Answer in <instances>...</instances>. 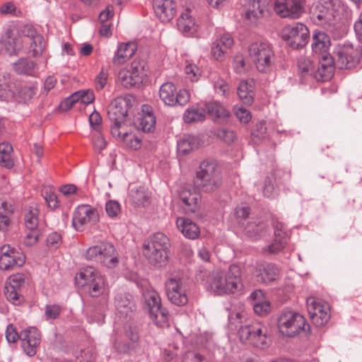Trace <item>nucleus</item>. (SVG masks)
Masks as SVG:
<instances>
[{"label":"nucleus","mask_w":362,"mask_h":362,"mask_svg":"<svg viewBox=\"0 0 362 362\" xmlns=\"http://www.w3.org/2000/svg\"><path fill=\"white\" fill-rule=\"evenodd\" d=\"M38 209L35 206H30L26 209L25 214V227L30 230L37 229L38 225Z\"/></svg>","instance_id":"48"},{"label":"nucleus","mask_w":362,"mask_h":362,"mask_svg":"<svg viewBox=\"0 0 362 362\" xmlns=\"http://www.w3.org/2000/svg\"><path fill=\"white\" fill-rule=\"evenodd\" d=\"M194 186L205 192H212L218 189L222 179L217 163L214 160L202 161L194 180Z\"/></svg>","instance_id":"5"},{"label":"nucleus","mask_w":362,"mask_h":362,"mask_svg":"<svg viewBox=\"0 0 362 362\" xmlns=\"http://www.w3.org/2000/svg\"><path fill=\"white\" fill-rule=\"evenodd\" d=\"M275 54L274 52L264 56L262 59L255 62V65L258 71L262 73H270L275 68Z\"/></svg>","instance_id":"45"},{"label":"nucleus","mask_w":362,"mask_h":362,"mask_svg":"<svg viewBox=\"0 0 362 362\" xmlns=\"http://www.w3.org/2000/svg\"><path fill=\"white\" fill-rule=\"evenodd\" d=\"M279 276L278 268L272 264L260 266L257 274V280L264 284H269L276 280Z\"/></svg>","instance_id":"36"},{"label":"nucleus","mask_w":362,"mask_h":362,"mask_svg":"<svg viewBox=\"0 0 362 362\" xmlns=\"http://www.w3.org/2000/svg\"><path fill=\"white\" fill-rule=\"evenodd\" d=\"M199 145L198 139L192 135H184L177 144V151L182 154H187Z\"/></svg>","instance_id":"43"},{"label":"nucleus","mask_w":362,"mask_h":362,"mask_svg":"<svg viewBox=\"0 0 362 362\" xmlns=\"http://www.w3.org/2000/svg\"><path fill=\"white\" fill-rule=\"evenodd\" d=\"M307 310L313 323L317 327L325 325L330 319L329 304L315 297L306 300Z\"/></svg>","instance_id":"14"},{"label":"nucleus","mask_w":362,"mask_h":362,"mask_svg":"<svg viewBox=\"0 0 362 362\" xmlns=\"http://www.w3.org/2000/svg\"><path fill=\"white\" fill-rule=\"evenodd\" d=\"M14 71L22 75L34 76L37 69V65L28 58H21L13 64Z\"/></svg>","instance_id":"38"},{"label":"nucleus","mask_w":362,"mask_h":362,"mask_svg":"<svg viewBox=\"0 0 362 362\" xmlns=\"http://www.w3.org/2000/svg\"><path fill=\"white\" fill-rule=\"evenodd\" d=\"M2 45L10 56L16 55L22 48V41L19 37L13 36V31L10 28H7L2 36Z\"/></svg>","instance_id":"31"},{"label":"nucleus","mask_w":362,"mask_h":362,"mask_svg":"<svg viewBox=\"0 0 362 362\" xmlns=\"http://www.w3.org/2000/svg\"><path fill=\"white\" fill-rule=\"evenodd\" d=\"M243 229L245 235L252 240L265 237L270 230L269 226L258 218L247 221Z\"/></svg>","instance_id":"25"},{"label":"nucleus","mask_w":362,"mask_h":362,"mask_svg":"<svg viewBox=\"0 0 362 362\" xmlns=\"http://www.w3.org/2000/svg\"><path fill=\"white\" fill-rule=\"evenodd\" d=\"M126 122H113L111 127V134L113 137L119 139L123 141L128 142V137L132 136L126 129Z\"/></svg>","instance_id":"52"},{"label":"nucleus","mask_w":362,"mask_h":362,"mask_svg":"<svg viewBox=\"0 0 362 362\" xmlns=\"http://www.w3.org/2000/svg\"><path fill=\"white\" fill-rule=\"evenodd\" d=\"M206 112L213 119H226L230 116V112L217 101H212L204 105Z\"/></svg>","instance_id":"42"},{"label":"nucleus","mask_w":362,"mask_h":362,"mask_svg":"<svg viewBox=\"0 0 362 362\" xmlns=\"http://www.w3.org/2000/svg\"><path fill=\"white\" fill-rule=\"evenodd\" d=\"M180 198L186 214L196 212L201 206V195L195 191L182 190L180 194Z\"/></svg>","instance_id":"26"},{"label":"nucleus","mask_w":362,"mask_h":362,"mask_svg":"<svg viewBox=\"0 0 362 362\" xmlns=\"http://www.w3.org/2000/svg\"><path fill=\"white\" fill-rule=\"evenodd\" d=\"M117 81L120 84L126 88H131L136 86L139 83L136 81L127 69H122L118 74Z\"/></svg>","instance_id":"50"},{"label":"nucleus","mask_w":362,"mask_h":362,"mask_svg":"<svg viewBox=\"0 0 362 362\" xmlns=\"http://www.w3.org/2000/svg\"><path fill=\"white\" fill-rule=\"evenodd\" d=\"M241 269L238 264L230 265L227 271H213L209 274L206 288L218 296L235 293L242 290Z\"/></svg>","instance_id":"1"},{"label":"nucleus","mask_w":362,"mask_h":362,"mask_svg":"<svg viewBox=\"0 0 362 362\" xmlns=\"http://www.w3.org/2000/svg\"><path fill=\"white\" fill-rule=\"evenodd\" d=\"M334 66L339 69H351L355 67L362 57L361 46L347 41L338 44L334 51Z\"/></svg>","instance_id":"9"},{"label":"nucleus","mask_w":362,"mask_h":362,"mask_svg":"<svg viewBox=\"0 0 362 362\" xmlns=\"http://www.w3.org/2000/svg\"><path fill=\"white\" fill-rule=\"evenodd\" d=\"M75 280L78 286H87L90 295L93 298L98 297L104 293V277L98 274L93 267L81 269L76 274Z\"/></svg>","instance_id":"11"},{"label":"nucleus","mask_w":362,"mask_h":362,"mask_svg":"<svg viewBox=\"0 0 362 362\" xmlns=\"http://www.w3.org/2000/svg\"><path fill=\"white\" fill-rule=\"evenodd\" d=\"M211 79L214 84L215 91L221 95H227L229 91V85L217 74L211 75Z\"/></svg>","instance_id":"53"},{"label":"nucleus","mask_w":362,"mask_h":362,"mask_svg":"<svg viewBox=\"0 0 362 362\" xmlns=\"http://www.w3.org/2000/svg\"><path fill=\"white\" fill-rule=\"evenodd\" d=\"M156 117L152 112V108L148 105H143L141 112L138 113L132 121L135 128L144 132H151L155 129Z\"/></svg>","instance_id":"21"},{"label":"nucleus","mask_w":362,"mask_h":362,"mask_svg":"<svg viewBox=\"0 0 362 362\" xmlns=\"http://www.w3.org/2000/svg\"><path fill=\"white\" fill-rule=\"evenodd\" d=\"M250 215V208L247 206H238L230 214V218L241 228L246 225L245 222Z\"/></svg>","instance_id":"44"},{"label":"nucleus","mask_w":362,"mask_h":362,"mask_svg":"<svg viewBox=\"0 0 362 362\" xmlns=\"http://www.w3.org/2000/svg\"><path fill=\"white\" fill-rule=\"evenodd\" d=\"M25 281L24 275L21 273H17L11 275L6 281V286L12 288H19Z\"/></svg>","instance_id":"63"},{"label":"nucleus","mask_w":362,"mask_h":362,"mask_svg":"<svg viewBox=\"0 0 362 362\" xmlns=\"http://www.w3.org/2000/svg\"><path fill=\"white\" fill-rule=\"evenodd\" d=\"M109 77V69L107 67H102L100 73L95 78V86L98 90H103Z\"/></svg>","instance_id":"58"},{"label":"nucleus","mask_w":362,"mask_h":362,"mask_svg":"<svg viewBox=\"0 0 362 362\" xmlns=\"http://www.w3.org/2000/svg\"><path fill=\"white\" fill-rule=\"evenodd\" d=\"M129 196L132 204L136 207H145L150 203L151 194L145 187H132Z\"/></svg>","instance_id":"29"},{"label":"nucleus","mask_w":362,"mask_h":362,"mask_svg":"<svg viewBox=\"0 0 362 362\" xmlns=\"http://www.w3.org/2000/svg\"><path fill=\"white\" fill-rule=\"evenodd\" d=\"M21 346L25 353L33 356L37 352V348L40 343V334L35 327H29L20 333Z\"/></svg>","instance_id":"20"},{"label":"nucleus","mask_w":362,"mask_h":362,"mask_svg":"<svg viewBox=\"0 0 362 362\" xmlns=\"http://www.w3.org/2000/svg\"><path fill=\"white\" fill-rule=\"evenodd\" d=\"M274 241L268 245V251L270 253H276L284 248L287 244L288 235L285 225L276 221L273 223Z\"/></svg>","instance_id":"24"},{"label":"nucleus","mask_w":362,"mask_h":362,"mask_svg":"<svg viewBox=\"0 0 362 362\" xmlns=\"http://www.w3.org/2000/svg\"><path fill=\"white\" fill-rule=\"evenodd\" d=\"M159 97L164 104L168 106H175L176 105L183 106L190 99V95L187 90L181 89L177 92L175 85L171 82H166L161 85L159 90Z\"/></svg>","instance_id":"15"},{"label":"nucleus","mask_w":362,"mask_h":362,"mask_svg":"<svg viewBox=\"0 0 362 362\" xmlns=\"http://www.w3.org/2000/svg\"><path fill=\"white\" fill-rule=\"evenodd\" d=\"M273 51L272 45L267 42H255L249 47L250 57L254 63Z\"/></svg>","instance_id":"37"},{"label":"nucleus","mask_w":362,"mask_h":362,"mask_svg":"<svg viewBox=\"0 0 362 362\" xmlns=\"http://www.w3.org/2000/svg\"><path fill=\"white\" fill-rule=\"evenodd\" d=\"M14 211V206L9 202L0 199V230L6 231L10 226V216Z\"/></svg>","instance_id":"40"},{"label":"nucleus","mask_w":362,"mask_h":362,"mask_svg":"<svg viewBox=\"0 0 362 362\" xmlns=\"http://www.w3.org/2000/svg\"><path fill=\"white\" fill-rule=\"evenodd\" d=\"M0 12L2 14L11 15L12 16H19L21 13L18 8L15 6V4L12 2H7L4 4H2L0 7Z\"/></svg>","instance_id":"64"},{"label":"nucleus","mask_w":362,"mask_h":362,"mask_svg":"<svg viewBox=\"0 0 362 362\" xmlns=\"http://www.w3.org/2000/svg\"><path fill=\"white\" fill-rule=\"evenodd\" d=\"M132 76L136 78L139 83L142 82L144 75V66L139 62H133L130 68L127 69Z\"/></svg>","instance_id":"57"},{"label":"nucleus","mask_w":362,"mask_h":362,"mask_svg":"<svg viewBox=\"0 0 362 362\" xmlns=\"http://www.w3.org/2000/svg\"><path fill=\"white\" fill-rule=\"evenodd\" d=\"M86 257L88 260L100 263L108 268H115L119 263L114 245L105 241L88 247Z\"/></svg>","instance_id":"10"},{"label":"nucleus","mask_w":362,"mask_h":362,"mask_svg":"<svg viewBox=\"0 0 362 362\" xmlns=\"http://www.w3.org/2000/svg\"><path fill=\"white\" fill-rule=\"evenodd\" d=\"M176 225L178 230L182 235L191 240H195L200 235V230L198 226L187 218L180 217L176 220Z\"/></svg>","instance_id":"30"},{"label":"nucleus","mask_w":362,"mask_h":362,"mask_svg":"<svg viewBox=\"0 0 362 362\" xmlns=\"http://www.w3.org/2000/svg\"><path fill=\"white\" fill-rule=\"evenodd\" d=\"M303 0H274V10L281 18L296 19L304 11Z\"/></svg>","instance_id":"17"},{"label":"nucleus","mask_w":362,"mask_h":362,"mask_svg":"<svg viewBox=\"0 0 362 362\" xmlns=\"http://www.w3.org/2000/svg\"><path fill=\"white\" fill-rule=\"evenodd\" d=\"M238 335L242 343L260 349H267L271 343L267 325L258 321L241 326L238 329Z\"/></svg>","instance_id":"6"},{"label":"nucleus","mask_w":362,"mask_h":362,"mask_svg":"<svg viewBox=\"0 0 362 362\" xmlns=\"http://www.w3.org/2000/svg\"><path fill=\"white\" fill-rule=\"evenodd\" d=\"M197 26L189 9L181 13L177 21L178 30L185 36L193 35L197 30Z\"/></svg>","instance_id":"28"},{"label":"nucleus","mask_w":362,"mask_h":362,"mask_svg":"<svg viewBox=\"0 0 362 362\" xmlns=\"http://www.w3.org/2000/svg\"><path fill=\"white\" fill-rule=\"evenodd\" d=\"M61 307L57 304L47 305L45 308V315L48 320H55L61 313Z\"/></svg>","instance_id":"62"},{"label":"nucleus","mask_w":362,"mask_h":362,"mask_svg":"<svg viewBox=\"0 0 362 362\" xmlns=\"http://www.w3.org/2000/svg\"><path fill=\"white\" fill-rule=\"evenodd\" d=\"M233 45V39L229 33H225L217 40L211 47V53L216 60L222 61L227 49Z\"/></svg>","instance_id":"32"},{"label":"nucleus","mask_w":362,"mask_h":362,"mask_svg":"<svg viewBox=\"0 0 362 362\" xmlns=\"http://www.w3.org/2000/svg\"><path fill=\"white\" fill-rule=\"evenodd\" d=\"M136 46L134 43H121L118 45L112 62L115 64H121L129 60L135 54Z\"/></svg>","instance_id":"34"},{"label":"nucleus","mask_w":362,"mask_h":362,"mask_svg":"<svg viewBox=\"0 0 362 362\" xmlns=\"http://www.w3.org/2000/svg\"><path fill=\"white\" fill-rule=\"evenodd\" d=\"M346 10L341 0H320L313 9L312 18L315 24L334 32L341 27Z\"/></svg>","instance_id":"2"},{"label":"nucleus","mask_w":362,"mask_h":362,"mask_svg":"<svg viewBox=\"0 0 362 362\" xmlns=\"http://www.w3.org/2000/svg\"><path fill=\"white\" fill-rule=\"evenodd\" d=\"M129 101L123 98L114 99L107 109V115L112 122H126Z\"/></svg>","instance_id":"22"},{"label":"nucleus","mask_w":362,"mask_h":362,"mask_svg":"<svg viewBox=\"0 0 362 362\" xmlns=\"http://www.w3.org/2000/svg\"><path fill=\"white\" fill-rule=\"evenodd\" d=\"M185 73L191 81H197L202 75V70L196 64L187 60L185 62Z\"/></svg>","instance_id":"54"},{"label":"nucleus","mask_w":362,"mask_h":362,"mask_svg":"<svg viewBox=\"0 0 362 362\" xmlns=\"http://www.w3.org/2000/svg\"><path fill=\"white\" fill-rule=\"evenodd\" d=\"M28 43L30 44L28 48L29 53L34 57L40 56L45 48V40L40 34L29 40Z\"/></svg>","instance_id":"46"},{"label":"nucleus","mask_w":362,"mask_h":362,"mask_svg":"<svg viewBox=\"0 0 362 362\" xmlns=\"http://www.w3.org/2000/svg\"><path fill=\"white\" fill-rule=\"evenodd\" d=\"M254 86L253 80L249 79L241 81L238 86V95L245 105H250L254 101Z\"/></svg>","instance_id":"33"},{"label":"nucleus","mask_w":362,"mask_h":362,"mask_svg":"<svg viewBox=\"0 0 362 362\" xmlns=\"http://www.w3.org/2000/svg\"><path fill=\"white\" fill-rule=\"evenodd\" d=\"M25 262V255L19 251L5 245L1 247L0 269L9 270L22 267Z\"/></svg>","instance_id":"19"},{"label":"nucleus","mask_w":362,"mask_h":362,"mask_svg":"<svg viewBox=\"0 0 362 362\" xmlns=\"http://www.w3.org/2000/svg\"><path fill=\"white\" fill-rule=\"evenodd\" d=\"M250 298L253 300V309L256 314L264 315L270 311V303L264 299L263 292L261 290H255L250 294Z\"/></svg>","instance_id":"35"},{"label":"nucleus","mask_w":362,"mask_h":362,"mask_svg":"<svg viewBox=\"0 0 362 362\" xmlns=\"http://www.w3.org/2000/svg\"><path fill=\"white\" fill-rule=\"evenodd\" d=\"M99 221V215L95 209L89 205L78 206L74 213L72 225L78 231H82L88 223L95 224Z\"/></svg>","instance_id":"18"},{"label":"nucleus","mask_w":362,"mask_h":362,"mask_svg":"<svg viewBox=\"0 0 362 362\" xmlns=\"http://www.w3.org/2000/svg\"><path fill=\"white\" fill-rule=\"evenodd\" d=\"M298 71L301 77H305L309 75H314L315 78V72L317 71L314 70L313 62L305 57H300L298 62Z\"/></svg>","instance_id":"51"},{"label":"nucleus","mask_w":362,"mask_h":362,"mask_svg":"<svg viewBox=\"0 0 362 362\" xmlns=\"http://www.w3.org/2000/svg\"><path fill=\"white\" fill-rule=\"evenodd\" d=\"M216 136L228 144H232L235 138V134L233 130L226 128L217 129L215 132Z\"/></svg>","instance_id":"56"},{"label":"nucleus","mask_w":362,"mask_h":362,"mask_svg":"<svg viewBox=\"0 0 362 362\" xmlns=\"http://www.w3.org/2000/svg\"><path fill=\"white\" fill-rule=\"evenodd\" d=\"M105 211L109 217L116 218L121 211L120 204L115 200H109L105 204Z\"/></svg>","instance_id":"60"},{"label":"nucleus","mask_w":362,"mask_h":362,"mask_svg":"<svg viewBox=\"0 0 362 362\" xmlns=\"http://www.w3.org/2000/svg\"><path fill=\"white\" fill-rule=\"evenodd\" d=\"M170 242L163 233H156L144 241L142 252L151 264L162 267L167 264Z\"/></svg>","instance_id":"4"},{"label":"nucleus","mask_w":362,"mask_h":362,"mask_svg":"<svg viewBox=\"0 0 362 362\" xmlns=\"http://www.w3.org/2000/svg\"><path fill=\"white\" fill-rule=\"evenodd\" d=\"M330 46L329 37L324 32H315L313 36L312 49L318 55L319 64L315 72V79L325 81L334 75V59L327 54Z\"/></svg>","instance_id":"3"},{"label":"nucleus","mask_w":362,"mask_h":362,"mask_svg":"<svg viewBox=\"0 0 362 362\" xmlns=\"http://www.w3.org/2000/svg\"><path fill=\"white\" fill-rule=\"evenodd\" d=\"M153 8L161 22L168 23L175 16L177 6L174 0H153Z\"/></svg>","instance_id":"23"},{"label":"nucleus","mask_w":362,"mask_h":362,"mask_svg":"<svg viewBox=\"0 0 362 362\" xmlns=\"http://www.w3.org/2000/svg\"><path fill=\"white\" fill-rule=\"evenodd\" d=\"M277 327L279 332L283 336L294 337L302 332H305L309 328V325L300 313L291 310H284L281 311L277 318Z\"/></svg>","instance_id":"8"},{"label":"nucleus","mask_w":362,"mask_h":362,"mask_svg":"<svg viewBox=\"0 0 362 362\" xmlns=\"http://www.w3.org/2000/svg\"><path fill=\"white\" fill-rule=\"evenodd\" d=\"M124 334L133 344L137 343L139 340V329L134 323H129L124 327Z\"/></svg>","instance_id":"59"},{"label":"nucleus","mask_w":362,"mask_h":362,"mask_svg":"<svg viewBox=\"0 0 362 362\" xmlns=\"http://www.w3.org/2000/svg\"><path fill=\"white\" fill-rule=\"evenodd\" d=\"M252 6V8L248 9L245 15V18L252 24L255 23L258 18L265 16L269 13L267 6L264 4H262L259 0H254Z\"/></svg>","instance_id":"41"},{"label":"nucleus","mask_w":362,"mask_h":362,"mask_svg":"<svg viewBox=\"0 0 362 362\" xmlns=\"http://www.w3.org/2000/svg\"><path fill=\"white\" fill-rule=\"evenodd\" d=\"M12 151V146L8 143L0 144V164L2 166L7 168L13 167V162L11 158Z\"/></svg>","instance_id":"47"},{"label":"nucleus","mask_w":362,"mask_h":362,"mask_svg":"<svg viewBox=\"0 0 362 362\" xmlns=\"http://www.w3.org/2000/svg\"><path fill=\"white\" fill-rule=\"evenodd\" d=\"M206 117L204 105L201 104L194 105L187 108L183 115V119L186 123L202 122Z\"/></svg>","instance_id":"39"},{"label":"nucleus","mask_w":362,"mask_h":362,"mask_svg":"<svg viewBox=\"0 0 362 362\" xmlns=\"http://www.w3.org/2000/svg\"><path fill=\"white\" fill-rule=\"evenodd\" d=\"M142 296L148 308L151 319L156 325L163 326L168 321V312L162 307L158 292L151 287H146L142 289Z\"/></svg>","instance_id":"12"},{"label":"nucleus","mask_w":362,"mask_h":362,"mask_svg":"<svg viewBox=\"0 0 362 362\" xmlns=\"http://www.w3.org/2000/svg\"><path fill=\"white\" fill-rule=\"evenodd\" d=\"M115 305L121 317H131L136 310L132 296L127 293H118L115 298Z\"/></svg>","instance_id":"27"},{"label":"nucleus","mask_w":362,"mask_h":362,"mask_svg":"<svg viewBox=\"0 0 362 362\" xmlns=\"http://www.w3.org/2000/svg\"><path fill=\"white\" fill-rule=\"evenodd\" d=\"M35 94V88L21 83H12L8 75L0 76V100L25 103Z\"/></svg>","instance_id":"7"},{"label":"nucleus","mask_w":362,"mask_h":362,"mask_svg":"<svg viewBox=\"0 0 362 362\" xmlns=\"http://www.w3.org/2000/svg\"><path fill=\"white\" fill-rule=\"evenodd\" d=\"M17 32L19 37H24L28 41L39 34L35 27L28 23L18 24L17 26Z\"/></svg>","instance_id":"55"},{"label":"nucleus","mask_w":362,"mask_h":362,"mask_svg":"<svg viewBox=\"0 0 362 362\" xmlns=\"http://www.w3.org/2000/svg\"><path fill=\"white\" fill-rule=\"evenodd\" d=\"M282 37L289 47L293 49H299L308 43L310 32L303 23H294L284 27Z\"/></svg>","instance_id":"13"},{"label":"nucleus","mask_w":362,"mask_h":362,"mask_svg":"<svg viewBox=\"0 0 362 362\" xmlns=\"http://www.w3.org/2000/svg\"><path fill=\"white\" fill-rule=\"evenodd\" d=\"M18 288L5 286V295L7 300L13 304L18 305L21 302L22 297L18 292Z\"/></svg>","instance_id":"61"},{"label":"nucleus","mask_w":362,"mask_h":362,"mask_svg":"<svg viewBox=\"0 0 362 362\" xmlns=\"http://www.w3.org/2000/svg\"><path fill=\"white\" fill-rule=\"evenodd\" d=\"M168 300L174 305L182 306L187 303L188 286L181 278H169L165 284Z\"/></svg>","instance_id":"16"},{"label":"nucleus","mask_w":362,"mask_h":362,"mask_svg":"<svg viewBox=\"0 0 362 362\" xmlns=\"http://www.w3.org/2000/svg\"><path fill=\"white\" fill-rule=\"evenodd\" d=\"M42 195L47 206L51 209H55L59 206V201L52 186L45 185L42 189Z\"/></svg>","instance_id":"49"}]
</instances>
